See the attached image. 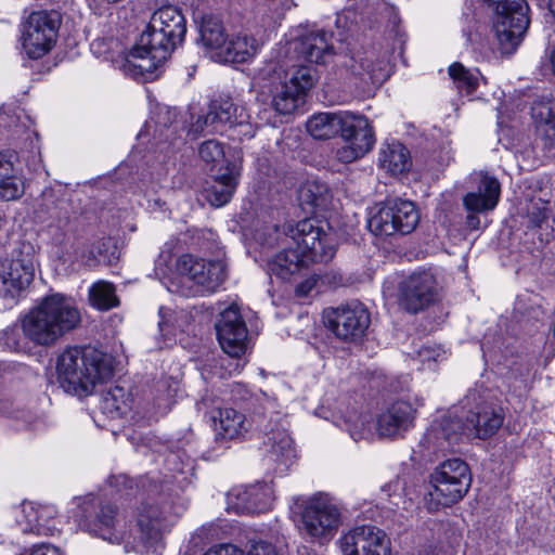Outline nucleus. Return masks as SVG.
Returning a JSON list of instances; mask_svg holds the SVG:
<instances>
[{
  "label": "nucleus",
  "mask_w": 555,
  "mask_h": 555,
  "mask_svg": "<svg viewBox=\"0 0 555 555\" xmlns=\"http://www.w3.org/2000/svg\"><path fill=\"white\" fill-rule=\"evenodd\" d=\"M216 332L222 350L231 358H241L246 353L248 330L237 307L230 306L221 312Z\"/></svg>",
  "instance_id": "nucleus-22"
},
{
  "label": "nucleus",
  "mask_w": 555,
  "mask_h": 555,
  "mask_svg": "<svg viewBox=\"0 0 555 555\" xmlns=\"http://www.w3.org/2000/svg\"><path fill=\"white\" fill-rule=\"evenodd\" d=\"M340 135L344 144L337 149L336 156L339 162L348 164L363 157L372 150L375 137L372 125L365 116L348 112Z\"/></svg>",
  "instance_id": "nucleus-16"
},
{
  "label": "nucleus",
  "mask_w": 555,
  "mask_h": 555,
  "mask_svg": "<svg viewBox=\"0 0 555 555\" xmlns=\"http://www.w3.org/2000/svg\"><path fill=\"white\" fill-rule=\"evenodd\" d=\"M89 302L99 310H109L119 305L114 284L98 281L89 288Z\"/></svg>",
  "instance_id": "nucleus-40"
},
{
  "label": "nucleus",
  "mask_w": 555,
  "mask_h": 555,
  "mask_svg": "<svg viewBox=\"0 0 555 555\" xmlns=\"http://www.w3.org/2000/svg\"><path fill=\"white\" fill-rule=\"evenodd\" d=\"M493 12L492 25L502 54H513L529 27L526 0H483Z\"/></svg>",
  "instance_id": "nucleus-8"
},
{
  "label": "nucleus",
  "mask_w": 555,
  "mask_h": 555,
  "mask_svg": "<svg viewBox=\"0 0 555 555\" xmlns=\"http://www.w3.org/2000/svg\"><path fill=\"white\" fill-rule=\"evenodd\" d=\"M258 51L256 39L248 35H237L228 38L223 49L219 52V62L246 63Z\"/></svg>",
  "instance_id": "nucleus-34"
},
{
  "label": "nucleus",
  "mask_w": 555,
  "mask_h": 555,
  "mask_svg": "<svg viewBox=\"0 0 555 555\" xmlns=\"http://www.w3.org/2000/svg\"><path fill=\"white\" fill-rule=\"evenodd\" d=\"M268 244H269V245H273V244H274V243L272 242V240H271V235L269 236Z\"/></svg>",
  "instance_id": "nucleus-54"
},
{
  "label": "nucleus",
  "mask_w": 555,
  "mask_h": 555,
  "mask_svg": "<svg viewBox=\"0 0 555 555\" xmlns=\"http://www.w3.org/2000/svg\"><path fill=\"white\" fill-rule=\"evenodd\" d=\"M331 39L332 34L323 29L298 27L284 43H280L273 59L285 60L291 66L299 65L300 61L326 64L335 54Z\"/></svg>",
  "instance_id": "nucleus-9"
},
{
  "label": "nucleus",
  "mask_w": 555,
  "mask_h": 555,
  "mask_svg": "<svg viewBox=\"0 0 555 555\" xmlns=\"http://www.w3.org/2000/svg\"><path fill=\"white\" fill-rule=\"evenodd\" d=\"M202 555H244L243 551L230 543L211 546Z\"/></svg>",
  "instance_id": "nucleus-46"
},
{
  "label": "nucleus",
  "mask_w": 555,
  "mask_h": 555,
  "mask_svg": "<svg viewBox=\"0 0 555 555\" xmlns=\"http://www.w3.org/2000/svg\"><path fill=\"white\" fill-rule=\"evenodd\" d=\"M184 284V296H197L215 293L227 279V264L223 260H206L192 255H182L177 263Z\"/></svg>",
  "instance_id": "nucleus-13"
},
{
  "label": "nucleus",
  "mask_w": 555,
  "mask_h": 555,
  "mask_svg": "<svg viewBox=\"0 0 555 555\" xmlns=\"http://www.w3.org/2000/svg\"><path fill=\"white\" fill-rule=\"evenodd\" d=\"M22 511L26 522L23 531L49 535L56 529L54 505L28 502L23 503Z\"/></svg>",
  "instance_id": "nucleus-33"
},
{
  "label": "nucleus",
  "mask_w": 555,
  "mask_h": 555,
  "mask_svg": "<svg viewBox=\"0 0 555 555\" xmlns=\"http://www.w3.org/2000/svg\"><path fill=\"white\" fill-rule=\"evenodd\" d=\"M223 172L214 176L212 182L204 189L206 199L215 207H221L232 198L240 177L237 167L227 162Z\"/></svg>",
  "instance_id": "nucleus-32"
},
{
  "label": "nucleus",
  "mask_w": 555,
  "mask_h": 555,
  "mask_svg": "<svg viewBox=\"0 0 555 555\" xmlns=\"http://www.w3.org/2000/svg\"><path fill=\"white\" fill-rule=\"evenodd\" d=\"M56 379L64 391L89 396L114 375L112 358L92 347L66 348L56 359Z\"/></svg>",
  "instance_id": "nucleus-3"
},
{
  "label": "nucleus",
  "mask_w": 555,
  "mask_h": 555,
  "mask_svg": "<svg viewBox=\"0 0 555 555\" xmlns=\"http://www.w3.org/2000/svg\"><path fill=\"white\" fill-rule=\"evenodd\" d=\"M199 156L206 164H211V169L224 160L225 152L223 145L217 140H208L201 144Z\"/></svg>",
  "instance_id": "nucleus-43"
},
{
  "label": "nucleus",
  "mask_w": 555,
  "mask_h": 555,
  "mask_svg": "<svg viewBox=\"0 0 555 555\" xmlns=\"http://www.w3.org/2000/svg\"><path fill=\"white\" fill-rule=\"evenodd\" d=\"M246 555H276V551L271 543L258 541L251 544Z\"/></svg>",
  "instance_id": "nucleus-47"
},
{
  "label": "nucleus",
  "mask_w": 555,
  "mask_h": 555,
  "mask_svg": "<svg viewBox=\"0 0 555 555\" xmlns=\"http://www.w3.org/2000/svg\"><path fill=\"white\" fill-rule=\"evenodd\" d=\"M61 23V15L56 11L31 12L21 28L23 53L31 60H39L50 53L56 44Z\"/></svg>",
  "instance_id": "nucleus-11"
},
{
  "label": "nucleus",
  "mask_w": 555,
  "mask_h": 555,
  "mask_svg": "<svg viewBox=\"0 0 555 555\" xmlns=\"http://www.w3.org/2000/svg\"><path fill=\"white\" fill-rule=\"evenodd\" d=\"M264 76L278 79L271 105L280 115H291L305 103L308 92L318 81L317 70L306 65H288L285 60L272 59L262 69Z\"/></svg>",
  "instance_id": "nucleus-5"
},
{
  "label": "nucleus",
  "mask_w": 555,
  "mask_h": 555,
  "mask_svg": "<svg viewBox=\"0 0 555 555\" xmlns=\"http://www.w3.org/2000/svg\"><path fill=\"white\" fill-rule=\"evenodd\" d=\"M420 218V211L413 202L388 199L372 210L367 228L376 236L406 235L415 230Z\"/></svg>",
  "instance_id": "nucleus-12"
},
{
  "label": "nucleus",
  "mask_w": 555,
  "mask_h": 555,
  "mask_svg": "<svg viewBox=\"0 0 555 555\" xmlns=\"http://www.w3.org/2000/svg\"><path fill=\"white\" fill-rule=\"evenodd\" d=\"M73 517L82 531L109 543L119 544L129 539L127 532L120 528L117 508L108 503L103 504L93 495L77 499Z\"/></svg>",
  "instance_id": "nucleus-10"
},
{
  "label": "nucleus",
  "mask_w": 555,
  "mask_h": 555,
  "mask_svg": "<svg viewBox=\"0 0 555 555\" xmlns=\"http://www.w3.org/2000/svg\"><path fill=\"white\" fill-rule=\"evenodd\" d=\"M378 164L393 176L403 173L411 166L410 153L399 141L385 142L379 151Z\"/></svg>",
  "instance_id": "nucleus-36"
},
{
  "label": "nucleus",
  "mask_w": 555,
  "mask_h": 555,
  "mask_svg": "<svg viewBox=\"0 0 555 555\" xmlns=\"http://www.w3.org/2000/svg\"><path fill=\"white\" fill-rule=\"evenodd\" d=\"M422 398L414 402L397 400L389 404L377 417L378 435L386 438H397L414 427L418 408L423 406Z\"/></svg>",
  "instance_id": "nucleus-23"
},
{
  "label": "nucleus",
  "mask_w": 555,
  "mask_h": 555,
  "mask_svg": "<svg viewBox=\"0 0 555 555\" xmlns=\"http://www.w3.org/2000/svg\"><path fill=\"white\" fill-rule=\"evenodd\" d=\"M348 111L325 112L312 115L307 121V131L318 140H327L340 133Z\"/></svg>",
  "instance_id": "nucleus-35"
},
{
  "label": "nucleus",
  "mask_w": 555,
  "mask_h": 555,
  "mask_svg": "<svg viewBox=\"0 0 555 555\" xmlns=\"http://www.w3.org/2000/svg\"><path fill=\"white\" fill-rule=\"evenodd\" d=\"M323 320L325 326L343 340L360 338L371 323L369 310L358 301L325 310Z\"/></svg>",
  "instance_id": "nucleus-17"
},
{
  "label": "nucleus",
  "mask_w": 555,
  "mask_h": 555,
  "mask_svg": "<svg viewBox=\"0 0 555 555\" xmlns=\"http://www.w3.org/2000/svg\"><path fill=\"white\" fill-rule=\"evenodd\" d=\"M48 232L51 234L54 244L61 245L65 241L66 231L61 229L59 225H49Z\"/></svg>",
  "instance_id": "nucleus-50"
},
{
  "label": "nucleus",
  "mask_w": 555,
  "mask_h": 555,
  "mask_svg": "<svg viewBox=\"0 0 555 555\" xmlns=\"http://www.w3.org/2000/svg\"><path fill=\"white\" fill-rule=\"evenodd\" d=\"M464 413L450 410L446 415L435 420L426 430L420 447L424 456H439L455 451V448L466 439L462 426Z\"/></svg>",
  "instance_id": "nucleus-15"
},
{
  "label": "nucleus",
  "mask_w": 555,
  "mask_h": 555,
  "mask_svg": "<svg viewBox=\"0 0 555 555\" xmlns=\"http://www.w3.org/2000/svg\"><path fill=\"white\" fill-rule=\"evenodd\" d=\"M135 527L142 544L157 552L164 548L163 538L170 530L171 522L164 506L143 502L137 509Z\"/></svg>",
  "instance_id": "nucleus-18"
},
{
  "label": "nucleus",
  "mask_w": 555,
  "mask_h": 555,
  "mask_svg": "<svg viewBox=\"0 0 555 555\" xmlns=\"http://www.w3.org/2000/svg\"><path fill=\"white\" fill-rule=\"evenodd\" d=\"M29 555H63V553L54 545L42 543L34 546Z\"/></svg>",
  "instance_id": "nucleus-48"
},
{
  "label": "nucleus",
  "mask_w": 555,
  "mask_h": 555,
  "mask_svg": "<svg viewBox=\"0 0 555 555\" xmlns=\"http://www.w3.org/2000/svg\"><path fill=\"white\" fill-rule=\"evenodd\" d=\"M500 195L499 180L488 173H480L477 190L463 197V205L468 212L490 211L498 205Z\"/></svg>",
  "instance_id": "nucleus-28"
},
{
  "label": "nucleus",
  "mask_w": 555,
  "mask_h": 555,
  "mask_svg": "<svg viewBox=\"0 0 555 555\" xmlns=\"http://www.w3.org/2000/svg\"><path fill=\"white\" fill-rule=\"evenodd\" d=\"M347 13H348V12H346V13H344V14L338 15V17H337V24H338V25H340L343 17H346V16H347Z\"/></svg>",
  "instance_id": "nucleus-53"
},
{
  "label": "nucleus",
  "mask_w": 555,
  "mask_h": 555,
  "mask_svg": "<svg viewBox=\"0 0 555 555\" xmlns=\"http://www.w3.org/2000/svg\"><path fill=\"white\" fill-rule=\"evenodd\" d=\"M240 369H242V366L238 363H236L235 370L238 371Z\"/></svg>",
  "instance_id": "nucleus-55"
},
{
  "label": "nucleus",
  "mask_w": 555,
  "mask_h": 555,
  "mask_svg": "<svg viewBox=\"0 0 555 555\" xmlns=\"http://www.w3.org/2000/svg\"><path fill=\"white\" fill-rule=\"evenodd\" d=\"M346 66L365 83H380L389 77L388 61L379 59L374 51L357 52L349 57Z\"/></svg>",
  "instance_id": "nucleus-27"
},
{
  "label": "nucleus",
  "mask_w": 555,
  "mask_h": 555,
  "mask_svg": "<svg viewBox=\"0 0 555 555\" xmlns=\"http://www.w3.org/2000/svg\"><path fill=\"white\" fill-rule=\"evenodd\" d=\"M298 198L305 208L322 210L328 206L332 195L326 184L311 180L300 186Z\"/></svg>",
  "instance_id": "nucleus-38"
},
{
  "label": "nucleus",
  "mask_w": 555,
  "mask_h": 555,
  "mask_svg": "<svg viewBox=\"0 0 555 555\" xmlns=\"http://www.w3.org/2000/svg\"><path fill=\"white\" fill-rule=\"evenodd\" d=\"M273 489L268 483H256L231 490L228 494V511L235 514H259L272 508Z\"/></svg>",
  "instance_id": "nucleus-25"
},
{
  "label": "nucleus",
  "mask_w": 555,
  "mask_h": 555,
  "mask_svg": "<svg viewBox=\"0 0 555 555\" xmlns=\"http://www.w3.org/2000/svg\"><path fill=\"white\" fill-rule=\"evenodd\" d=\"M276 244L285 247L268 262V271L287 280L310 262H327L336 253V240L315 219H304L296 224L287 223L281 230L274 227Z\"/></svg>",
  "instance_id": "nucleus-2"
},
{
  "label": "nucleus",
  "mask_w": 555,
  "mask_h": 555,
  "mask_svg": "<svg viewBox=\"0 0 555 555\" xmlns=\"http://www.w3.org/2000/svg\"><path fill=\"white\" fill-rule=\"evenodd\" d=\"M532 118L537 122L542 150L550 158H555V101L535 102L531 108Z\"/></svg>",
  "instance_id": "nucleus-29"
},
{
  "label": "nucleus",
  "mask_w": 555,
  "mask_h": 555,
  "mask_svg": "<svg viewBox=\"0 0 555 555\" xmlns=\"http://www.w3.org/2000/svg\"><path fill=\"white\" fill-rule=\"evenodd\" d=\"M436 279L429 271L413 272L399 285V305L411 313H417L436 300Z\"/></svg>",
  "instance_id": "nucleus-21"
},
{
  "label": "nucleus",
  "mask_w": 555,
  "mask_h": 555,
  "mask_svg": "<svg viewBox=\"0 0 555 555\" xmlns=\"http://www.w3.org/2000/svg\"><path fill=\"white\" fill-rule=\"evenodd\" d=\"M208 417L215 431L216 438L231 440L238 438L249 431L255 425L256 429L262 428V416L257 415L251 421L233 408H214L209 411Z\"/></svg>",
  "instance_id": "nucleus-26"
},
{
  "label": "nucleus",
  "mask_w": 555,
  "mask_h": 555,
  "mask_svg": "<svg viewBox=\"0 0 555 555\" xmlns=\"http://www.w3.org/2000/svg\"><path fill=\"white\" fill-rule=\"evenodd\" d=\"M477 212H468L465 224L469 230H478L480 227V219L476 216Z\"/></svg>",
  "instance_id": "nucleus-51"
},
{
  "label": "nucleus",
  "mask_w": 555,
  "mask_h": 555,
  "mask_svg": "<svg viewBox=\"0 0 555 555\" xmlns=\"http://www.w3.org/2000/svg\"><path fill=\"white\" fill-rule=\"evenodd\" d=\"M36 254L31 245H23L10 259L0 262V296L12 301L30 286L36 271Z\"/></svg>",
  "instance_id": "nucleus-14"
},
{
  "label": "nucleus",
  "mask_w": 555,
  "mask_h": 555,
  "mask_svg": "<svg viewBox=\"0 0 555 555\" xmlns=\"http://www.w3.org/2000/svg\"><path fill=\"white\" fill-rule=\"evenodd\" d=\"M11 403L0 399V417H11L15 422L16 429H28L33 428L37 417L29 411L26 410H13L9 411Z\"/></svg>",
  "instance_id": "nucleus-42"
},
{
  "label": "nucleus",
  "mask_w": 555,
  "mask_h": 555,
  "mask_svg": "<svg viewBox=\"0 0 555 555\" xmlns=\"http://www.w3.org/2000/svg\"><path fill=\"white\" fill-rule=\"evenodd\" d=\"M319 281L322 279L318 275H311L305 281L300 282L295 288V295L297 298L308 297L314 288H317Z\"/></svg>",
  "instance_id": "nucleus-45"
},
{
  "label": "nucleus",
  "mask_w": 555,
  "mask_h": 555,
  "mask_svg": "<svg viewBox=\"0 0 555 555\" xmlns=\"http://www.w3.org/2000/svg\"><path fill=\"white\" fill-rule=\"evenodd\" d=\"M454 410L464 413L462 426L467 440L487 439L493 436L504 422L502 408L492 403H483L475 411L466 410L464 405L455 406Z\"/></svg>",
  "instance_id": "nucleus-24"
},
{
  "label": "nucleus",
  "mask_w": 555,
  "mask_h": 555,
  "mask_svg": "<svg viewBox=\"0 0 555 555\" xmlns=\"http://www.w3.org/2000/svg\"><path fill=\"white\" fill-rule=\"evenodd\" d=\"M199 33L203 44L212 53L211 57L219 61V52L228 40L222 23L217 17L205 16Z\"/></svg>",
  "instance_id": "nucleus-37"
},
{
  "label": "nucleus",
  "mask_w": 555,
  "mask_h": 555,
  "mask_svg": "<svg viewBox=\"0 0 555 555\" xmlns=\"http://www.w3.org/2000/svg\"><path fill=\"white\" fill-rule=\"evenodd\" d=\"M262 423L260 429L266 434L264 446L267 448L268 461L275 463L281 472L291 466L295 459L293 440L285 429H270Z\"/></svg>",
  "instance_id": "nucleus-30"
},
{
  "label": "nucleus",
  "mask_w": 555,
  "mask_h": 555,
  "mask_svg": "<svg viewBox=\"0 0 555 555\" xmlns=\"http://www.w3.org/2000/svg\"><path fill=\"white\" fill-rule=\"evenodd\" d=\"M171 315V310L165 307L159 308V317L160 320L158 322V326L160 332H163L165 335L170 333L169 324H168V318Z\"/></svg>",
  "instance_id": "nucleus-49"
},
{
  "label": "nucleus",
  "mask_w": 555,
  "mask_h": 555,
  "mask_svg": "<svg viewBox=\"0 0 555 555\" xmlns=\"http://www.w3.org/2000/svg\"><path fill=\"white\" fill-rule=\"evenodd\" d=\"M18 155L13 150L0 152V199L14 201L24 194V182L18 176Z\"/></svg>",
  "instance_id": "nucleus-31"
},
{
  "label": "nucleus",
  "mask_w": 555,
  "mask_h": 555,
  "mask_svg": "<svg viewBox=\"0 0 555 555\" xmlns=\"http://www.w3.org/2000/svg\"><path fill=\"white\" fill-rule=\"evenodd\" d=\"M185 34L186 22L182 12L173 5L159 8L127 54L122 72L134 79H154L156 70L183 42Z\"/></svg>",
  "instance_id": "nucleus-1"
},
{
  "label": "nucleus",
  "mask_w": 555,
  "mask_h": 555,
  "mask_svg": "<svg viewBox=\"0 0 555 555\" xmlns=\"http://www.w3.org/2000/svg\"><path fill=\"white\" fill-rule=\"evenodd\" d=\"M296 527L301 537L321 544L331 541L341 525L339 507L324 495L296 499Z\"/></svg>",
  "instance_id": "nucleus-6"
},
{
  "label": "nucleus",
  "mask_w": 555,
  "mask_h": 555,
  "mask_svg": "<svg viewBox=\"0 0 555 555\" xmlns=\"http://www.w3.org/2000/svg\"><path fill=\"white\" fill-rule=\"evenodd\" d=\"M449 75L457 89L466 94L473 93L479 86L480 73L476 68H466L461 63H453L449 67Z\"/></svg>",
  "instance_id": "nucleus-41"
},
{
  "label": "nucleus",
  "mask_w": 555,
  "mask_h": 555,
  "mask_svg": "<svg viewBox=\"0 0 555 555\" xmlns=\"http://www.w3.org/2000/svg\"><path fill=\"white\" fill-rule=\"evenodd\" d=\"M28 339L25 334L21 333L18 328H8L1 338V344L4 348H7L10 351L14 352H27L28 346L27 341Z\"/></svg>",
  "instance_id": "nucleus-44"
},
{
  "label": "nucleus",
  "mask_w": 555,
  "mask_h": 555,
  "mask_svg": "<svg viewBox=\"0 0 555 555\" xmlns=\"http://www.w3.org/2000/svg\"><path fill=\"white\" fill-rule=\"evenodd\" d=\"M338 542L344 555H390V540L376 526H357Z\"/></svg>",
  "instance_id": "nucleus-20"
},
{
  "label": "nucleus",
  "mask_w": 555,
  "mask_h": 555,
  "mask_svg": "<svg viewBox=\"0 0 555 555\" xmlns=\"http://www.w3.org/2000/svg\"><path fill=\"white\" fill-rule=\"evenodd\" d=\"M430 489L425 496L427 509L457 503L468 492L472 476L468 465L461 459H449L440 463L430 474Z\"/></svg>",
  "instance_id": "nucleus-7"
},
{
  "label": "nucleus",
  "mask_w": 555,
  "mask_h": 555,
  "mask_svg": "<svg viewBox=\"0 0 555 555\" xmlns=\"http://www.w3.org/2000/svg\"><path fill=\"white\" fill-rule=\"evenodd\" d=\"M547 60H548V65L551 67V70H552L553 75L555 76V48H553L550 51Z\"/></svg>",
  "instance_id": "nucleus-52"
},
{
  "label": "nucleus",
  "mask_w": 555,
  "mask_h": 555,
  "mask_svg": "<svg viewBox=\"0 0 555 555\" xmlns=\"http://www.w3.org/2000/svg\"><path fill=\"white\" fill-rule=\"evenodd\" d=\"M249 119L244 106L220 98L210 102L207 113L197 118L193 128L196 132H223L227 127L249 125Z\"/></svg>",
  "instance_id": "nucleus-19"
},
{
  "label": "nucleus",
  "mask_w": 555,
  "mask_h": 555,
  "mask_svg": "<svg viewBox=\"0 0 555 555\" xmlns=\"http://www.w3.org/2000/svg\"><path fill=\"white\" fill-rule=\"evenodd\" d=\"M80 312L73 298L62 294L46 296L25 315L22 330L28 340L39 346H51L80 323Z\"/></svg>",
  "instance_id": "nucleus-4"
},
{
  "label": "nucleus",
  "mask_w": 555,
  "mask_h": 555,
  "mask_svg": "<svg viewBox=\"0 0 555 555\" xmlns=\"http://www.w3.org/2000/svg\"><path fill=\"white\" fill-rule=\"evenodd\" d=\"M129 402V393L126 389L115 386L104 392L101 409L112 418L120 417L130 409Z\"/></svg>",
  "instance_id": "nucleus-39"
}]
</instances>
